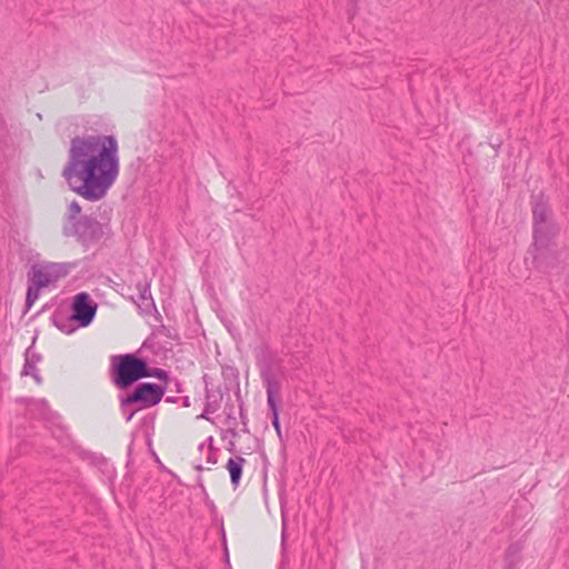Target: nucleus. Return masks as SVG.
Masks as SVG:
<instances>
[{
	"mask_svg": "<svg viewBox=\"0 0 569 569\" xmlns=\"http://www.w3.org/2000/svg\"><path fill=\"white\" fill-rule=\"evenodd\" d=\"M98 305L88 292H79L72 298L71 316L64 322H77L78 327H88L97 313Z\"/></svg>",
	"mask_w": 569,
	"mask_h": 569,
	"instance_id": "obj_7",
	"label": "nucleus"
},
{
	"mask_svg": "<svg viewBox=\"0 0 569 569\" xmlns=\"http://www.w3.org/2000/svg\"><path fill=\"white\" fill-rule=\"evenodd\" d=\"M154 376L161 378L162 376H166V372L160 370V369H158L157 372L154 373Z\"/></svg>",
	"mask_w": 569,
	"mask_h": 569,
	"instance_id": "obj_18",
	"label": "nucleus"
},
{
	"mask_svg": "<svg viewBox=\"0 0 569 569\" xmlns=\"http://www.w3.org/2000/svg\"><path fill=\"white\" fill-rule=\"evenodd\" d=\"M41 361V356L28 348L24 355V365L21 371L22 376H31L34 381L40 385L41 377L38 372L37 365Z\"/></svg>",
	"mask_w": 569,
	"mask_h": 569,
	"instance_id": "obj_9",
	"label": "nucleus"
},
{
	"mask_svg": "<svg viewBox=\"0 0 569 569\" xmlns=\"http://www.w3.org/2000/svg\"><path fill=\"white\" fill-rule=\"evenodd\" d=\"M244 463L246 459L240 456L230 458L227 462V469L230 473V480L234 488L239 486Z\"/></svg>",
	"mask_w": 569,
	"mask_h": 569,
	"instance_id": "obj_10",
	"label": "nucleus"
},
{
	"mask_svg": "<svg viewBox=\"0 0 569 569\" xmlns=\"http://www.w3.org/2000/svg\"><path fill=\"white\" fill-rule=\"evenodd\" d=\"M70 263L43 262L32 266L28 274L26 308L31 309L39 299L40 290L56 283L70 271Z\"/></svg>",
	"mask_w": 569,
	"mask_h": 569,
	"instance_id": "obj_2",
	"label": "nucleus"
},
{
	"mask_svg": "<svg viewBox=\"0 0 569 569\" xmlns=\"http://www.w3.org/2000/svg\"><path fill=\"white\" fill-rule=\"evenodd\" d=\"M522 547L519 543H512L508 547L505 555V569H516L520 561Z\"/></svg>",
	"mask_w": 569,
	"mask_h": 569,
	"instance_id": "obj_11",
	"label": "nucleus"
},
{
	"mask_svg": "<svg viewBox=\"0 0 569 569\" xmlns=\"http://www.w3.org/2000/svg\"><path fill=\"white\" fill-rule=\"evenodd\" d=\"M221 396L213 395L209 391L206 393V406L203 412L199 418L209 420V416L214 413L220 408Z\"/></svg>",
	"mask_w": 569,
	"mask_h": 569,
	"instance_id": "obj_13",
	"label": "nucleus"
},
{
	"mask_svg": "<svg viewBox=\"0 0 569 569\" xmlns=\"http://www.w3.org/2000/svg\"><path fill=\"white\" fill-rule=\"evenodd\" d=\"M199 450L200 451H203V450L208 451V439L199 445Z\"/></svg>",
	"mask_w": 569,
	"mask_h": 569,
	"instance_id": "obj_17",
	"label": "nucleus"
},
{
	"mask_svg": "<svg viewBox=\"0 0 569 569\" xmlns=\"http://www.w3.org/2000/svg\"><path fill=\"white\" fill-rule=\"evenodd\" d=\"M64 319H69V317L54 315L53 316L54 326L62 332L70 335L77 329V327L73 326V322H64Z\"/></svg>",
	"mask_w": 569,
	"mask_h": 569,
	"instance_id": "obj_14",
	"label": "nucleus"
},
{
	"mask_svg": "<svg viewBox=\"0 0 569 569\" xmlns=\"http://www.w3.org/2000/svg\"><path fill=\"white\" fill-rule=\"evenodd\" d=\"M163 393L164 388L152 382H143L137 386L131 393L121 398V408L124 412H127L129 408L133 407L126 417L127 422L133 418L137 411L159 403Z\"/></svg>",
	"mask_w": 569,
	"mask_h": 569,
	"instance_id": "obj_5",
	"label": "nucleus"
},
{
	"mask_svg": "<svg viewBox=\"0 0 569 569\" xmlns=\"http://www.w3.org/2000/svg\"><path fill=\"white\" fill-rule=\"evenodd\" d=\"M81 212V207L77 201H72L69 204L68 213L66 216L64 222H71L74 223L79 220V214Z\"/></svg>",
	"mask_w": 569,
	"mask_h": 569,
	"instance_id": "obj_15",
	"label": "nucleus"
},
{
	"mask_svg": "<svg viewBox=\"0 0 569 569\" xmlns=\"http://www.w3.org/2000/svg\"><path fill=\"white\" fill-rule=\"evenodd\" d=\"M120 172L118 141L113 136L89 134L70 141L62 177L69 188L83 199H103Z\"/></svg>",
	"mask_w": 569,
	"mask_h": 569,
	"instance_id": "obj_1",
	"label": "nucleus"
},
{
	"mask_svg": "<svg viewBox=\"0 0 569 569\" xmlns=\"http://www.w3.org/2000/svg\"><path fill=\"white\" fill-rule=\"evenodd\" d=\"M137 290L139 292V295H138L139 306L143 307L146 310L153 308L154 302H153V299L151 296L150 284L139 282L137 284Z\"/></svg>",
	"mask_w": 569,
	"mask_h": 569,
	"instance_id": "obj_12",
	"label": "nucleus"
},
{
	"mask_svg": "<svg viewBox=\"0 0 569 569\" xmlns=\"http://www.w3.org/2000/svg\"><path fill=\"white\" fill-rule=\"evenodd\" d=\"M41 403H42L43 406H46V405H47V401H46V400H41Z\"/></svg>",
	"mask_w": 569,
	"mask_h": 569,
	"instance_id": "obj_19",
	"label": "nucleus"
},
{
	"mask_svg": "<svg viewBox=\"0 0 569 569\" xmlns=\"http://www.w3.org/2000/svg\"><path fill=\"white\" fill-rule=\"evenodd\" d=\"M533 217V247L535 251L547 249L551 239L557 233V227L552 221L550 209L542 196L535 199L532 204Z\"/></svg>",
	"mask_w": 569,
	"mask_h": 569,
	"instance_id": "obj_4",
	"label": "nucleus"
},
{
	"mask_svg": "<svg viewBox=\"0 0 569 569\" xmlns=\"http://www.w3.org/2000/svg\"><path fill=\"white\" fill-rule=\"evenodd\" d=\"M212 443H213V438H212V437H209V438H208V455H207V461H208L209 463L214 465V463H217V461H218V452H217V450L213 448Z\"/></svg>",
	"mask_w": 569,
	"mask_h": 569,
	"instance_id": "obj_16",
	"label": "nucleus"
},
{
	"mask_svg": "<svg viewBox=\"0 0 569 569\" xmlns=\"http://www.w3.org/2000/svg\"><path fill=\"white\" fill-rule=\"evenodd\" d=\"M260 375L267 391V403L269 409L272 411V426L278 435H280L278 405L276 400L280 391V382L269 365L261 366Z\"/></svg>",
	"mask_w": 569,
	"mask_h": 569,
	"instance_id": "obj_8",
	"label": "nucleus"
},
{
	"mask_svg": "<svg viewBox=\"0 0 569 569\" xmlns=\"http://www.w3.org/2000/svg\"><path fill=\"white\" fill-rule=\"evenodd\" d=\"M62 231L64 236L76 237L79 242L89 246L102 237L103 227L97 219L84 216L74 223L63 222Z\"/></svg>",
	"mask_w": 569,
	"mask_h": 569,
	"instance_id": "obj_6",
	"label": "nucleus"
},
{
	"mask_svg": "<svg viewBox=\"0 0 569 569\" xmlns=\"http://www.w3.org/2000/svg\"><path fill=\"white\" fill-rule=\"evenodd\" d=\"M113 382L118 388L124 389L141 378L153 376L147 362L133 355L113 356Z\"/></svg>",
	"mask_w": 569,
	"mask_h": 569,
	"instance_id": "obj_3",
	"label": "nucleus"
}]
</instances>
